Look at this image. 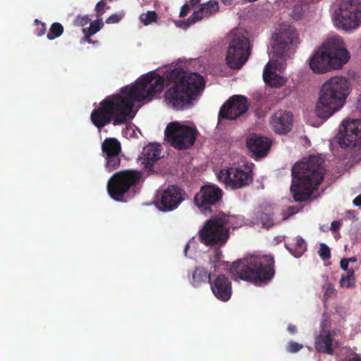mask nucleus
Masks as SVG:
<instances>
[{"mask_svg":"<svg viewBox=\"0 0 361 361\" xmlns=\"http://www.w3.org/2000/svg\"><path fill=\"white\" fill-rule=\"evenodd\" d=\"M159 145L150 144L144 147L142 156L146 167L152 166L161 157Z\"/></svg>","mask_w":361,"mask_h":361,"instance_id":"b1692460","label":"nucleus"},{"mask_svg":"<svg viewBox=\"0 0 361 361\" xmlns=\"http://www.w3.org/2000/svg\"><path fill=\"white\" fill-rule=\"evenodd\" d=\"M218 3L215 1H209L202 4L198 11L193 12L192 15L188 20L181 21L179 26L186 29L190 25L202 20L203 18L210 16L213 13L218 10Z\"/></svg>","mask_w":361,"mask_h":361,"instance_id":"412c9836","label":"nucleus"},{"mask_svg":"<svg viewBox=\"0 0 361 361\" xmlns=\"http://www.w3.org/2000/svg\"><path fill=\"white\" fill-rule=\"evenodd\" d=\"M315 348L319 353L332 355L334 350L332 348V338L331 334L329 333L318 338L315 343Z\"/></svg>","mask_w":361,"mask_h":361,"instance_id":"bb28decb","label":"nucleus"},{"mask_svg":"<svg viewBox=\"0 0 361 361\" xmlns=\"http://www.w3.org/2000/svg\"><path fill=\"white\" fill-rule=\"evenodd\" d=\"M324 290V302H326L335 294V288L330 282L326 281L322 286Z\"/></svg>","mask_w":361,"mask_h":361,"instance_id":"473e14b6","label":"nucleus"},{"mask_svg":"<svg viewBox=\"0 0 361 361\" xmlns=\"http://www.w3.org/2000/svg\"><path fill=\"white\" fill-rule=\"evenodd\" d=\"M348 94V82L345 78L336 76L330 78L321 88L314 110L316 115L322 118L330 117L344 105Z\"/></svg>","mask_w":361,"mask_h":361,"instance_id":"423d86ee","label":"nucleus"},{"mask_svg":"<svg viewBox=\"0 0 361 361\" xmlns=\"http://www.w3.org/2000/svg\"><path fill=\"white\" fill-rule=\"evenodd\" d=\"M35 25L37 28L35 30V33L38 37H41L44 35L47 31L46 24L44 23L41 22L38 19L35 20Z\"/></svg>","mask_w":361,"mask_h":361,"instance_id":"f704fd0d","label":"nucleus"},{"mask_svg":"<svg viewBox=\"0 0 361 361\" xmlns=\"http://www.w3.org/2000/svg\"><path fill=\"white\" fill-rule=\"evenodd\" d=\"M293 121V114L291 113L279 110L271 116L270 125L276 133L284 135L290 131Z\"/></svg>","mask_w":361,"mask_h":361,"instance_id":"6ab92c4d","label":"nucleus"},{"mask_svg":"<svg viewBox=\"0 0 361 361\" xmlns=\"http://www.w3.org/2000/svg\"><path fill=\"white\" fill-rule=\"evenodd\" d=\"M355 282L356 278L353 268H350L348 273L343 275L339 281L341 287L344 288H354L355 287Z\"/></svg>","mask_w":361,"mask_h":361,"instance_id":"cd10ccee","label":"nucleus"},{"mask_svg":"<svg viewBox=\"0 0 361 361\" xmlns=\"http://www.w3.org/2000/svg\"><path fill=\"white\" fill-rule=\"evenodd\" d=\"M350 58L343 39L336 36L324 42L310 57V68L315 73H325L331 69L341 68Z\"/></svg>","mask_w":361,"mask_h":361,"instance_id":"39448f33","label":"nucleus"},{"mask_svg":"<svg viewBox=\"0 0 361 361\" xmlns=\"http://www.w3.org/2000/svg\"><path fill=\"white\" fill-rule=\"evenodd\" d=\"M123 16L124 15L123 13L112 14L106 20V23H107V24L117 23L119 21H121V20L123 18Z\"/></svg>","mask_w":361,"mask_h":361,"instance_id":"e433bc0d","label":"nucleus"},{"mask_svg":"<svg viewBox=\"0 0 361 361\" xmlns=\"http://www.w3.org/2000/svg\"><path fill=\"white\" fill-rule=\"evenodd\" d=\"M288 210L289 215H293L296 213V211L295 210V208L293 207H289Z\"/></svg>","mask_w":361,"mask_h":361,"instance_id":"3c124183","label":"nucleus"},{"mask_svg":"<svg viewBox=\"0 0 361 361\" xmlns=\"http://www.w3.org/2000/svg\"><path fill=\"white\" fill-rule=\"evenodd\" d=\"M210 288L214 296L221 301L227 302L232 295L231 281L225 275L213 274L210 280Z\"/></svg>","mask_w":361,"mask_h":361,"instance_id":"a211bd4d","label":"nucleus"},{"mask_svg":"<svg viewBox=\"0 0 361 361\" xmlns=\"http://www.w3.org/2000/svg\"><path fill=\"white\" fill-rule=\"evenodd\" d=\"M348 361H361V357L355 354V357L350 358Z\"/></svg>","mask_w":361,"mask_h":361,"instance_id":"8fccbe9b","label":"nucleus"},{"mask_svg":"<svg viewBox=\"0 0 361 361\" xmlns=\"http://www.w3.org/2000/svg\"><path fill=\"white\" fill-rule=\"evenodd\" d=\"M83 33L85 34V36L83 37V40L85 42H88V43H91L92 42L91 36L92 35H90V32H83Z\"/></svg>","mask_w":361,"mask_h":361,"instance_id":"c03bdc74","label":"nucleus"},{"mask_svg":"<svg viewBox=\"0 0 361 361\" xmlns=\"http://www.w3.org/2000/svg\"><path fill=\"white\" fill-rule=\"evenodd\" d=\"M103 156L119 155L121 152V145L116 138H106L102 144Z\"/></svg>","mask_w":361,"mask_h":361,"instance_id":"a878e982","label":"nucleus"},{"mask_svg":"<svg viewBox=\"0 0 361 361\" xmlns=\"http://www.w3.org/2000/svg\"><path fill=\"white\" fill-rule=\"evenodd\" d=\"M186 193L179 186L173 185L159 191L157 195L155 205L160 211L170 212L176 209L185 200Z\"/></svg>","mask_w":361,"mask_h":361,"instance_id":"4468645a","label":"nucleus"},{"mask_svg":"<svg viewBox=\"0 0 361 361\" xmlns=\"http://www.w3.org/2000/svg\"><path fill=\"white\" fill-rule=\"evenodd\" d=\"M341 226V223L339 221H334L331 224V230L333 232L337 231Z\"/></svg>","mask_w":361,"mask_h":361,"instance_id":"37998d69","label":"nucleus"},{"mask_svg":"<svg viewBox=\"0 0 361 361\" xmlns=\"http://www.w3.org/2000/svg\"><path fill=\"white\" fill-rule=\"evenodd\" d=\"M264 219H265L266 220H267L268 221H270V217H269V215H267V214H262V215L261 216V217H260V219H261V221H262V224H263L264 226H265V225L269 226L268 223H265V222L264 221Z\"/></svg>","mask_w":361,"mask_h":361,"instance_id":"de8ad7c7","label":"nucleus"},{"mask_svg":"<svg viewBox=\"0 0 361 361\" xmlns=\"http://www.w3.org/2000/svg\"><path fill=\"white\" fill-rule=\"evenodd\" d=\"M340 267L343 271H345L346 273H348L350 269L349 268V262L345 259V258L341 259Z\"/></svg>","mask_w":361,"mask_h":361,"instance_id":"a19ab883","label":"nucleus"},{"mask_svg":"<svg viewBox=\"0 0 361 361\" xmlns=\"http://www.w3.org/2000/svg\"><path fill=\"white\" fill-rule=\"evenodd\" d=\"M353 204L355 205V206H358V207H360L361 206V194L359 195L358 196H357L354 200H353Z\"/></svg>","mask_w":361,"mask_h":361,"instance_id":"a18cd8bd","label":"nucleus"},{"mask_svg":"<svg viewBox=\"0 0 361 361\" xmlns=\"http://www.w3.org/2000/svg\"><path fill=\"white\" fill-rule=\"evenodd\" d=\"M288 331L290 334H294L297 331V328H296V326L295 325L289 324L288 326Z\"/></svg>","mask_w":361,"mask_h":361,"instance_id":"49530a36","label":"nucleus"},{"mask_svg":"<svg viewBox=\"0 0 361 361\" xmlns=\"http://www.w3.org/2000/svg\"><path fill=\"white\" fill-rule=\"evenodd\" d=\"M212 276V274L209 272L206 268L196 267L188 275V281L193 287L197 288L207 281L210 283Z\"/></svg>","mask_w":361,"mask_h":361,"instance_id":"5701e85b","label":"nucleus"},{"mask_svg":"<svg viewBox=\"0 0 361 361\" xmlns=\"http://www.w3.org/2000/svg\"><path fill=\"white\" fill-rule=\"evenodd\" d=\"M360 109H361V102H360Z\"/></svg>","mask_w":361,"mask_h":361,"instance_id":"6e6d98bb","label":"nucleus"},{"mask_svg":"<svg viewBox=\"0 0 361 361\" xmlns=\"http://www.w3.org/2000/svg\"><path fill=\"white\" fill-rule=\"evenodd\" d=\"M164 80L160 75L150 72L138 78L134 85L123 87L121 94L109 95L102 100L90 114V121L100 131L112 123L119 126L127 122L135 102L151 101L162 91Z\"/></svg>","mask_w":361,"mask_h":361,"instance_id":"f257e3e1","label":"nucleus"},{"mask_svg":"<svg viewBox=\"0 0 361 361\" xmlns=\"http://www.w3.org/2000/svg\"><path fill=\"white\" fill-rule=\"evenodd\" d=\"M75 21L78 25L84 27L90 22V19L88 16H78L76 17Z\"/></svg>","mask_w":361,"mask_h":361,"instance_id":"ea45409f","label":"nucleus"},{"mask_svg":"<svg viewBox=\"0 0 361 361\" xmlns=\"http://www.w3.org/2000/svg\"><path fill=\"white\" fill-rule=\"evenodd\" d=\"M188 248H189V244L188 243V244H186V245H185V254H186L187 250H188Z\"/></svg>","mask_w":361,"mask_h":361,"instance_id":"5fc2aeb1","label":"nucleus"},{"mask_svg":"<svg viewBox=\"0 0 361 361\" xmlns=\"http://www.w3.org/2000/svg\"><path fill=\"white\" fill-rule=\"evenodd\" d=\"M223 257L222 251L219 247H216L214 250V255L209 258V262L211 264L221 260Z\"/></svg>","mask_w":361,"mask_h":361,"instance_id":"4c0bfd02","label":"nucleus"},{"mask_svg":"<svg viewBox=\"0 0 361 361\" xmlns=\"http://www.w3.org/2000/svg\"><path fill=\"white\" fill-rule=\"evenodd\" d=\"M254 164H244L238 167H231L221 169L219 173V178L224 182L226 187L231 189L245 188L253 181Z\"/></svg>","mask_w":361,"mask_h":361,"instance_id":"9b49d317","label":"nucleus"},{"mask_svg":"<svg viewBox=\"0 0 361 361\" xmlns=\"http://www.w3.org/2000/svg\"><path fill=\"white\" fill-rule=\"evenodd\" d=\"M246 145L249 150L257 159L267 156L271 142L267 137L251 134L247 138Z\"/></svg>","mask_w":361,"mask_h":361,"instance_id":"aec40b11","label":"nucleus"},{"mask_svg":"<svg viewBox=\"0 0 361 361\" xmlns=\"http://www.w3.org/2000/svg\"><path fill=\"white\" fill-rule=\"evenodd\" d=\"M276 63L272 61L267 63L263 72V79L267 85L278 88L283 86L286 80L272 71L276 68Z\"/></svg>","mask_w":361,"mask_h":361,"instance_id":"4be33fe9","label":"nucleus"},{"mask_svg":"<svg viewBox=\"0 0 361 361\" xmlns=\"http://www.w3.org/2000/svg\"><path fill=\"white\" fill-rule=\"evenodd\" d=\"M335 22L345 30L356 28L361 23V0H341Z\"/></svg>","mask_w":361,"mask_h":361,"instance_id":"f8f14e48","label":"nucleus"},{"mask_svg":"<svg viewBox=\"0 0 361 361\" xmlns=\"http://www.w3.org/2000/svg\"><path fill=\"white\" fill-rule=\"evenodd\" d=\"M345 259L350 263V262H357V257H351L350 258H345Z\"/></svg>","mask_w":361,"mask_h":361,"instance_id":"603ef678","label":"nucleus"},{"mask_svg":"<svg viewBox=\"0 0 361 361\" xmlns=\"http://www.w3.org/2000/svg\"><path fill=\"white\" fill-rule=\"evenodd\" d=\"M319 255L323 260H327L331 258V252L329 247L324 243L320 245L318 251Z\"/></svg>","mask_w":361,"mask_h":361,"instance_id":"72a5a7b5","label":"nucleus"},{"mask_svg":"<svg viewBox=\"0 0 361 361\" xmlns=\"http://www.w3.org/2000/svg\"><path fill=\"white\" fill-rule=\"evenodd\" d=\"M250 55L249 39L239 30L231 32L226 56L228 67L232 69H240L247 61Z\"/></svg>","mask_w":361,"mask_h":361,"instance_id":"6e6552de","label":"nucleus"},{"mask_svg":"<svg viewBox=\"0 0 361 361\" xmlns=\"http://www.w3.org/2000/svg\"><path fill=\"white\" fill-rule=\"evenodd\" d=\"M106 6V2L104 1H99L96 6H95V11L97 13V18H101L102 16L103 15L104 12V7Z\"/></svg>","mask_w":361,"mask_h":361,"instance_id":"58836bf2","label":"nucleus"},{"mask_svg":"<svg viewBox=\"0 0 361 361\" xmlns=\"http://www.w3.org/2000/svg\"><path fill=\"white\" fill-rule=\"evenodd\" d=\"M222 197V191L214 185H207L201 187L200 190L195 195L194 202L202 211L209 210L210 207L219 202Z\"/></svg>","mask_w":361,"mask_h":361,"instance_id":"f3484780","label":"nucleus"},{"mask_svg":"<svg viewBox=\"0 0 361 361\" xmlns=\"http://www.w3.org/2000/svg\"><path fill=\"white\" fill-rule=\"evenodd\" d=\"M324 160L317 156H310L295 163L291 169L290 192L295 202L307 200L324 179Z\"/></svg>","mask_w":361,"mask_h":361,"instance_id":"7ed1b4c3","label":"nucleus"},{"mask_svg":"<svg viewBox=\"0 0 361 361\" xmlns=\"http://www.w3.org/2000/svg\"><path fill=\"white\" fill-rule=\"evenodd\" d=\"M231 217L224 214L206 221L198 232L200 242L207 246L224 245L229 238Z\"/></svg>","mask_w":361,"mask_h":361,"instance_id":"0eeeda50","label":"nucleus"},{"mask_svg":"<svg viewBox=\"0 0 361 361\" xmlns=\"http://www.w3.org/2000/svg\"><path fill=\"white\" fill-rule=\"evenodd\" d=\"M221 2L224 5H232L233 4L234 0H220Z\"/></svg>","mask_w":361,"mask_h":361,"instance_id":"09e8293b","label":"nucleus"},{"mask_svg":"<svg viewBox=\"0 0 361 361\" xmlns=\"http://www.w3.org/2000/svg\"><path fill=\"white\" fill-rule=\"evenodd\" d=\"M168 77L174 84L166 91L165 99L177 109L190 104L204 88V80L197 73L175 68L169 72Z\"/></svg>","mask_w":361,"mask_h":361,"instance_id":"20e7f679","label":"nucleus"},{"mask_svg":"<svg viewBox=\"0 0 361 361\" xmlns=\"http://www.w3.org/2000/svg\"><path fill=\"white\" fill-rule=\"evenodd\" d=\"M158 16L154 11H147L142 13L140 16V21L145 25H148L157 20Z\"/></svg>","mask_w":361,"mask_h":361,"instance_id":"7c9ffc66","label":"nucleus"},{"mask_svg":"<svg viewBox=\"0 0 361 361\" xmlns=\"http://www.w3.org/2000/svg\"><path fill=\"white\" fill-rule=\"evenodd\" d=\"M63 32V27L59 23H54L49 29V31L47 35V39L53 40L55 38L60 37Z\"/></svg>","mask_w":361,"mask_h":361,"instance_id":"c756f323","label":"nucleus"},{"mask_svg":"<svg viewBox=\"0 0 361 361\" xmlns=\"http://www.w3.org/2000/svg\"><path fill=\"white\" fill-rule=\"evenodd\" d=\"M166 140L177 149H186L193 145L197 135L195 128L171 122L165 129Z\"/></svg>","mask_w":361,"mask_h":361,"instance_id":"9d476101","label":"nucleus"},{"mask_svg":"<svg viewBox=\"0 0 361 361\" xmlns=\"http://www.w3.org/2000/svg\"><path fill=\"white\" fill-rule=\"evenodd\" d=\"M303 348L302 344H300L295 341H290L287 346V350L291 353H295L300 351Z\"/></svg>","mask_w":361,"mask_h":361,"instance_id":"c9c22d12","label":"nucleus"},{"mask_svg":"<svg viewBox=\"0 0 361 361\" xmlns=\"http://www.w3.org/2000/svg\"><path fill=\"white\" fill-rule=\"evenodd\" d=\"M274 43L272 45L273 57L283 59L291 47L298 43V34L295 29L290 25H285L279 32L274 36Z\"/></svg>","mask_w":361,"mask_h":361,"instance_id":"ddd939ff","label":"nucleus"},{"mask_svg":"<svg viewBox=\"0 0 361 361\" xmlns=\"http://www.w3.org/2000/svg\"><path fill=\"white\" fill-rule=\"evenodd\" d=\"M275 261L271 255H252L234 262L232 266L228 262L219 260L212 263L214 272L230 270L231 273L241 280L256 286L265 285L275 274Z\"/></svg>","mask_w":361,"mask_h":361,"instance_id":"f03ea898","label":"nucleus"},{"mask_svg":"<svg viewBox=\"0 0 361 361\" xmlns=\"http://www.w3.org/2000/svg\"><path fill=\"white\" fill-rule=\"evenodd\" d=\"M190 6L188 4H185L180 11V17L183 18L186 16L189 12Z\"/></svg>","mask_w":361,"mask_h":361,"instance_id":"79ce46f5","label":"nucleus"},{"mask_svg":"<svg viewBox=\"0 0 361 361\" xmlns=\"http://www.w3.org/2000/svg\"><path fill=\"white\" fill-rule=\"evenodd\" d=\"M103 25L104 23L102 18H97L91 22L88 27L83 28L82 32H88L90 35H94L102 28Z\"/></svg>","mask_w":361,"mask_h":361,"instance_id":"2f4dec72","label":"nucleus"},{"mask_svg":"<svg viewBox=\"0 0 361 361\" xmlns=\"http://www.w3.org/2000/svg\"><path fill=\"white\" fill-rule=\"evenodd\" d=\"M142 178L138 171L123 170L115 173L107 183V191L116 201H123L124 195L130 188L136 186Z\"/></svg>","mask_w":361,"mask_h":361,"instance_id":"1a4fd4ad","label":"nucleus"},{"mask_svg":"<svg viewBox=\"0 0 361 361\" xmlns=\"http://www.w3.org/2000/svg\"><path fill=\"white\" fill-rule=\"evenodd\" d=\"M247 109V99L242 95H233L221 107L218 116L219 121L235 119L245 114Z\"/></svg>","mask_w":361,"mask_h":361,"instance_id":"2eb2a0df","label":"nucleus"},{"mask_svg":"<svg viewBox=\"0 0 361 361\" xmlns=\"http://www.w3.org/2000/svg\"><path fill=\"white\" fill-rule=\"evenodd\" d=\"M106 159V169L108 171H112L119 167L121 164V159L119 155H111L104 157Z\"/></svg>","mask_w":361,"mask_h":361,"instance_id":"c85d7f7f","label":"nucleus"},{"mask_svg":"<svg viewBox=\"0 0 361 361\" xmlns=\"http://www.w3.org/2000/svg\"><path fill=\"white\" fill-rule=\"evenodd\" d=\"M285 247L295 257H301L307 250L305 241L300 236L294 238L292 242L285 243Z\"/></svg>","mask_w":361,"mask_h":361,"instance_id":"393cba45","label":"nucleus"},{"mask_svg":"<svg viewBox=\"0 0 361 361\" xmlns=\"http://www.w3.org/2000/svg\"><path fill=\"white\" fill-rule=\"evenodd\" d=\"M343 133L338 143L341 147H360L361 145V120L343 122Z\"/></svg>","mask_w":361,"mask_h":361,"instance_id":"dca6fc26","label":"nucleus"},{"mask_svg":"<svg viewBox=\"0 0 361 361\" xmlns=\"http://www.w3.org/2000/svg\"><path fill=\"white\" fill-rule=\"evenodd\" d=\"M190 1L192 6H195L200 2V0H190Z\"/></svg>","mask_w":361,"mask_h":361,"instance_id":"864d4df0","label":"nucleus"}]
</instances>
